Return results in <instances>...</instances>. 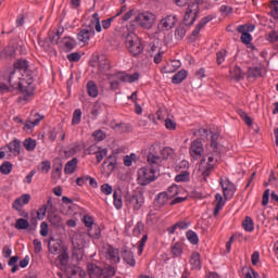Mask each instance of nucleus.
Listing matches in <instances>:
<instances>
[{
  "label": "nucleus",
  "instance_id": "bf43d9fd",
  "mask_svg": "<svg viewBox=\"0 0 278 278\" xmlns=\"http://www.w3.org/2000/svg\"><path fill=\"white\" fill-rule=\"evenodd\" d=\"M106 255H109L111 260H116L117 257V262H121V257H118V249H114L113 247H110L108 249Z\"/></svg>",
  "mask_w": 278,
  "mask_h": 278
},
{
  "label": "nucleus",
  "instance_id": "0e129e2a",
  "mask_svg": "<svg viewBox=\"0 0 278 278\" xmlns=\"http://www.w3.org/2000/svg\"><path fill=\"white\" fill-rule=\"evenodd\" d=\"M46 216H47V205H42L37 210V218L38 220H45Z\"/></svg>",
  "mask_w": 278,
  "mask_h": 278
},
{
  "label": "nucleus",
  "instance_id": "58836bf2",
  "mask_svg": "<svg viewBox=\"0 0 278 278\" xmlns=\"http://www.w3.org/2000/svg\"><path fill=\"white\" fill-rule=\"evenodd\" d=\"M237 114H238V116H240V118L243 119V123H245V125H248V127H251V125H253V118H251V116H249L247 114V112H244V110L237 109Z\"/></svg>",
  "mask_w": 278,
  "mask_h": 278
},
{
  "label": "nucleus",
  "instance_id": "a211bd4d",
  "mask_svg": "<svg viewBox=\"0 0 278 278\" xmlns=\"http://www.w3.org/2000/svg\"><path fill=\"white\" fill-rule=\"evenodd\" d=\"M98 66L101 73H105L110 71V68H112V66L110 65V59H108V55L100 54L98 56Z\"/></svg>",
  "mask_w": 278,
  "mask_h": 278
},
{
  "label": "nucleus",
  "instance_id": "4c0bfd02",
  "mask_svg": "<svg viewBox=\"0 0 278 278\" xmlns=\"http://www.w3.org/2000/svg\"><path fill=\"white\" fill-rule=\"evenodd\" d=\"M190 264L193 268L201 270V254H199V252H193L191 254Z\"/></svg>",
  "mask_w": 278,
  "mask_h": 278
},
{
  "label": "nucleus",
  "instance_id": "5fc2aeb1",
  "mask_svg": "<svg viewBox=\"0 0 278 278\" xmlns=\"http://www.w3.org/2000/svg\"><path fill=\"white\" fill-rule=\"evenodd\" d=\"M113 77H116L119 81L127 83V74L123 72H118L114 74H108V79L112 80Z\"/></svg>",
  "mask_w": 278,
  "mask_h": 278
},
{
  "label": "nucleus",
  "instance_id": "338daca9",
  "mask_svg": "<svg viewBox=\"0 0 278 278\" xmlns=\"http://www.w3.org/2000/svg\"><path fill=\"white\" fill-rule=\"evenodd\" d=\"M92 136L94 137V140H98V142H101V140H105V132L103 130H94L92 132Z\"/></svg>",
  "mask_w": 278,
  "mask_h": 278
},
{
  "label": "nucleus",
  "instance_id": "ea45409f",
  "mask_svg": "<svg viewBox=\"0 0 278 278\" xmlns=\"http://www.w3.org/2000/svg\"><path fill=\"white\" fill-rule=\"evenodd\" d=\"M141 233H144V223L139 220L132 229V236L135 238H140Z\"/></svg>",
  "mask_w": 278,
  "mask_h": 278
},
{
  "label": "nucleus",
  "instance_id": "4be33fe9",
  "mask_svg": "<svg viewBox=\"0 0 278 278\" xmlns=\"http://www.w3.org/2000/svg\"><path fill=\"white\" fill-rule=\"evenodd\" d=\"M168 192L164 191L157 194L156 199L154 200V207H164L166 203H168Z\"/></svg>",
  "mask_w": 278,
  "mask_h": 278
},
{
  "label": "nucleus",
  "instance_id": "13d9d810",
  "mask_svg": "<svg viewBox=\"0 0 278 278\" xmlns=\"http://www.w3.org/2000/svg\"><path fill=\"white\" fill-rule=\"evenodd\" d=\"M114 275H116V270L112 266L102 269V277L104 278H112Z\"/></svg>",
  "mask_w": 278,
  "mask_h": 278
},
{
  "label": "nucleus",
  "instance_id": "8fccbe9b",
  "mask_svg": "<svg viewBox=\"0 0 278 278\" xmlns=\"http://www.w3.org/2000/svg\"><path fill=\"white\" fill-rule=\"evenodd\" d=\"M156 151L160 152L159 156H161V161H162V160H168V157H170V151H173V150L168 147H165V148L162 149L159 146V149H156Z\"/></svg>",
  "mask_w": 278,
  "mask_h": 278
},
{
  "label": "nucleus",
  "instance_id": "1a4fd4ad",
  "mask_svg": "<svg viewBox=\"0 0 278 278\" xmlns=\"http://www.w3.org/2000/svg\"><path fill=\"white\" fill-rule=\"evenodd\" d=\"M214 18L213 15H207L200 20V22L197 24L195 28L192 30L190 36L188 37L189 42H197V36L201 34V29L204 28L210 21Z\"/></svg>",
  "mask_w": 278,
  "mask_h": 278
},
{
  "label": "nucleus",
  "instance_id": "7ed1b4c3",
  "mask_svg": "<svg viewBox=\"0 0 278 278\" xmlns=\"http://www.w3.org/2000/svg\"><path fill=\"white\" fill-rule=\"evenodd\" d=\"M126 47L134 58L142 55L144 51V43H142V39L136 35H131L130 33L126 36Z\"/></svg>",
  "mask_w": 278,
  "mask_h": 278
},
{
  "label": "nucleus",
  "instance_id": "423d86ee",
  "mask_svg": "<svg viewBox=\"0 0 278 278\" xmlns=\"http://www.w3.org/2000/svg\"><path fill=\"white\" fill-rule=\"evenodd\" d=\"M155 167L146 166L140 168L138 172V181L140 186H149L151 181H155Z\"/></svg>",
  "mask_w": 278,
  "mask_h": 278
},
{
  "label": "nucleus",
  "instance_id": "69168bd1",
  "mask_svg": "<svg viewBox=\"0 0 278 278\" xmlns=\"http://www.w3.org/2000/svg\"><path fill=\"white\" fill-rule=\"evenodd\" d=\"M268 42H270L271 45H277L278 43V34L276 33V30H271L268 34L267 37Z\"/></svg>",
  "mask_w": 278,
  "mask_h": 278
},
{
  "label": "nucleus",
  "instance_id": "79ce46f5",
  "mask_svg": "<svg viewBox=\"0 0 278 278\" xmlns=\"http://www.w3.org/2000/svg\"><path fill=\"white\" fill-rule=\"evenodd\" d=\"M61 266H68V251L66 248H62L61 254L58 256Z\"/></svg>",
  "mask_w": 278,
  "mask_h": 278
},
{
  "label": "nucleus",
  "instance_id": "412c9836",
  "mask_svg": "<svg viewBox=\"0 0 278 278\" xmlns=\"http://www.w3.org/2000/svg\"><path fill=\"white\" fill-rule=\"evenodd\" d=\"M34 121L27 119L24 124V129H34L37 125H40V121L45 118V115H40L39 113H35Z\"/></svg>",
  "mask_w": 278,
  "mask_h": 278
},
{
  "label": "nucleus",
  "instance_id": "680f3d73",
  "mask_svg": "<svg viewBox=\"0 0 278 278\" xmlns=\"http://www.w3.org/2000/svg\"><path fill=\"white\" fill-rule=\"evenodd\" d=\"M106 156H108V149L100 148V151H98L96 154V160L98 164H101V162H103V157H106Z\"/></svg>",
  "mask_w": 278,
  "mask_h": 278
},
{
  "label": "nucleus",
  "instance_id": "f3484780",
  "mask_svg": "<svg viewBox=\"0 0 278 278\" xmlns=\"http://www.w3.org/2000/svg\"><path fill=\"white\" fill-rule=\"evenodd\" d=\"M87 270L90 278H101L103 275V268L94 263L88 264Z\"/></svg>",
  "mask_w": 278,
  "mask_h": 278
},
{
  "label": "nucleus",
  "instance_id": "7c9ffc66",
  "mask_svg": "<svg viewBox=\"0 0 278 278\" xmlns=\"http://www.w3.org/2000/svg\"><path fill=\"white\" fill-rule=\"evenodd\" d=\"M188 77V71L180 70L172 77V84H181Z\"/></svg>",
  "mask_w": 278,
  "mask_h": 278
},
{
  "label": "nucleus",
  "instance_id": "20e7f679",
  "mask_svg": "<svg viewBox=\"0 0 278 278\" xmlns=\"http://www.w3.org/2000/svg\"><path fill=\"white\" fill-rule=\"evenodd\" d=\"M125 204L127 207H132L135 212H139V210H142V205H144V195L138 191L127 193L125 197Z\"/></svg>",
  "mask_w": 278,
  "mask_h": 278
},
{
  "label": "nucleus",
  "instance_id": "c9c22d12",
  "mask_svg": "<svg viewBox=\"0 0 278 278\" xmlns=\"http://www.w3.org/2000/svg\"><path fill=\"white\" fill-rule=\"evenodd\" d=\"M14 227H15V229H18L20 231H23L25 229L29 230V220H27L26 218H18V219H16Z\"/></svg>",
  "mask_w": 278,
  "mask_h": 278
},
{
  "label": "nucleus",
  "instance_id": "473e14b6",
  "mask_svg": "<svg viewBox=\"0 0 278 278\" xmlns=\"http://www.w3.org/2000/svg\"><path fill=\"white\" fill-rule=\"evenodd\" d=\"M13 66L16 71H24V73H27L29 68V61L20 59L13 64Z\"/></svg>",
  "mask_w": 278,
  "mask_h": 278
},
{
  "label": "nucleus",
  "instance_id": "b1692460",
  "mask_svg": "<svg viewBox=\"0 0 278 278\" xmlns=\"http://www.w3.org/2000/svg\"><path fill=\"white\" fill-rule=\"evenodd\" d=\"M237 31H238V34H241V42L243 45H251L253 37L244 30V25H239L237 27Z\"/></svg>",
  "mask_w": 278,
  "mask_h": 278
},
{
  "label": "nucleus",
  "instance_id": "49530a36",
  "mask_svg": "<svg viewBox=\"0 0 278 278\" xmlns=\"http://www.w3.org/2000/svg\"><path fill=\"white\" fill-rule=\"evenodd\" d=\"M186 236L190 244H199V235H197V232H194L193 230H188L186 232Z\"/></svg>",
  "mask_w": 278,
  "mask_h": 278
},
{
  "label": "nucleus",
  "instance_id": "a878e982",
  "mask_svg": "<svg viewBox=\"0 0 278 278\" xmlns=\"http://www.w3.org/2000/svg\"><path fill=\"white\" fill-rule=\"evenodd\" d=\"M87 92L89 97H92L93 99H97V97H99V87L97 86V83H94V80H89L87 83Z\"/></svg>",
  "mask_w": 278,
  "mask_h": 278
},
{
  "label": "nucleus",
  "instance_id": "603ef678",
  "mask_svg": "<svg viewBox=\"0 0 278 278\" xmlns=\"http://www.w3.org/2000/svg\"><path fill=\"white\" fill-rule=\"evenodd\" d=\"M175 181H177V184H181L184 181H190V172H182L176 175Z\"/></svg>",
  "mask_w": 278,
  "mask_h": 278
},
{
  "label": "nucleus",
  "instance_id": "f704fd0d",
  "mask_svg": "<svg viewBox=\"0 0 278 278\" xmlns=\"http://www.w3.org/2000/svg\"><path fill=\"white\" fill-rule=\"evenodd\" d=\"M16 50L14 47H7L0 52L1 60H8V58H14Z\"/></svg>",
  "mask_w": 278,
  "mask_h": 278
},
{
  "label": "nucleus",
  "instance_id": "a19ab883",
  "mask_svg": "<svg viewBox=\"0 0 278 278\" xmlns=\"http://www.w3.org/2000/svg\"><path fill=\"white\" fill-rule=\"evenodd\" d=\"M91 25L94 26L96 31H98V34H101L102 31V27H101V20L99 17V13H93L91 16Z\"/></svg>",
  "mask_w": 278,
  "mask_h": 278
},
{
  "label": "nucleus",
  "instance_id": "052dcab7",
  "mask_svg": "<svg viewBox=\"0 0 278 278\" xmlns=\"http://www.w3.org/2000/svg\"><path fill=\"white\" fill-rule=\"evenodd\" d=\"M136 153H131L130 155H126L124 156V166H131V164H134V162H136Z\"/></svg>",
  "mask_w": 278,
  "mask_h": 278
},
{
  "label": "nucleus",
  "instance_id": "e433bc0d",
  "mask_svg": "<svg viewBox=\"0 0 278 278\" xmlns=\"http://www.w3.org/2000/svg\"><path fill=\"white\" fill-rule=\"evenodd\" d=\"M242 227L244 231H248L249 233H251V231L255 229V224L253 223V218L247 216L242 222Z\"/></svg>",
  "mask_w": 278,
  "mask_h": 278
},
{
  "label": "nucleus",
  "instance_id": "4d7b16f0",
  "mask_svg": "<svg viewBox=\"0 0 278 278\" xmlns=\"http://www.w3.org/2000/svg\"><path fill=\"white\" fill-rule=\"evenodd\" d=\"M227 58V50L222 49L216 53V62L218 64V66H220V64H223V62H225V59Z\"/></svg>",
  "mask_w": 278,
  "mask_h": 278
},
{
  "label": "nucleus",
  "instance_id": "2f4dec72",
  "mask_svg": "<svg viewBox=\"0 0 278 278\" xmlns=\"http://www.w3.org/2000/svg\"><path fill=\"white\" fill-rule=\"evenodd\" d=\"M88 236L90 238H94V240H99V238H101V227H99V224H93L88 228Z\"/></svg>",
  "mask_w": 278,
  "mask_h": 278
},
{
  "label": "nucleus",
  "instance_id": "09e8293b",
  "mask_svg": "<svg viewBox=\"0 0 278 278\" xmlns=\"http://www.w3.org/2000/svg\"><path fill=\"white\" fill-rule=\"evenodd\" d=\"M184 253V248L181 247V242H176L172 245V254L174 257H179Z\"/></svg>",
  "mask_w": 278,
  "mask_h": 278
},
{
  "label": "nucleus",
  "instance_id": "5701e85b",
  "mask_svg": "<svg viewBox=\"0 0 278 278\" xmlns=\"http://www.w3.org/2000/svg\"><path fill=\"white\" fill-rule=\"evenodd\" d=\"M223 207H225V201L223 200V194L216 193L213 216H218V214H220V210H223Z\"/></svg>",
  "mask_w": 278,
  "mask_h": 278
},
{
  "label": "nucleus",
  "instance_id": "f8f14e48",
  "mask_svg": "<svg viewBox=\"0 0 278 278\" xmlns=\"http://www.w3.org/2000/svg\"><path fill=\"white\" fill-rule=\"evenodd\" d=\"M175 25H177V15H166L160 21L159 29H161L162 31H170V29H173Z\"/></svg>",
  "mask_w": 278,
  "mask_h": 278
},
{
  "label": "nucleus",
  "instance_id": "6ab92c4d",
  "mask_svg": "<svg viewBox=\"0 0 278 278\" xmlns=\"http://www.w3.org/2000/svg\"><path fill=\"white\" fill-rule=\"evenodd\" d=\"M62 248V242L55 240L54 237L49 238L48 249L52 253V255H58L60 253V249Z\"/></svg>",
  "mask_w": 278,
  "mask_h": 278
},
{
  "label": "nucleus",
  "instance_id": "c03bdc74",
  "mask_svg": "<svg viewBox=\"0 0 278 278\" xmlns=\"http://www.w3.org/2000/svg\"><path fill=\"white\" fill-rule=\"evenodd\" d=\"M180 192H181V188H179V186L174 184L170 187H168L167 197H169V199H175V197H177V194H179Z\"/></svg>",
  "mask_w": 278,
  "mask_h": 278
},
{
  "label": "nucleus",
  "instance_id": "cd10ccee",
  "mask_svg": "<svg viewBox=\"0 0 278 278\" xmlns=\"http://www.w3.org/2000/svg\"><path fill=\"white\" fill-rule=\"evenodd\" d=\"M216 168L214 164H206L204 167H200L199 170L201 172L202 178L204 181H207V177L212 175V172Z\"/></svg>",
  "mask_w": 278,
  "mask_h": 278
},
{
  "label": "nucleus",
  "instance_id": "2eb2a0df",
  "mask_svg": "<svg viewBox=\"0 0 278 278\" xmlns=\"http://www.w3.org/2000/svg\"><path fill=\"white\" fill-rule=\"evenodd\" d=\"M90 29H80L79 33L77 34V40H79V42H84V45H88V42L90 41V37L94 36V29H92L89 26Z\"/></svg>",
  "mask_w": 278,
  "mask_h": 278
},
{
  "label": "nucleus",
  "instance_id": "6e6d98bb",
  "mask_svg": "<svg viewBox=\"0 0 278 278\" xmlns=\"http://www.w3.org/2000/svg\"><path fill=\"white\" fill-rule=\"evenodd\" d=\"M270 9H271L270 14L273 18L277 21L278 20V0L270 1Z\"/></svg>",
  "mask_w": 278,
  "mask_h": 278
},
{
  "label": "nucleus",
  "instance_id": "774afa93",
  "mask_svg": "<svg viewBox=\"0 0 278 278\" xmlns=\"http://www.w3.org/2000/svg\"><path fill=\"white\" fill-rule=\"evenodd\" d=\"M68 62H79L81 60V54L79 52H72L67 55Z\"/></svg>",
  "mask_w": 278,
  "mask_h": 278
},
{
  "label": "nucleus",
  "instance_id": "9d476101",
  "mask_svg": "<svg viewBox=\"0 0 278 278\" xmlns=\"http://www.w3.org/2000/svg\"><path fill=\"white\" fill-rule=\"evenodd\" d=\"M203 151H205V149L203 148V142L200 139H195L191 142L189 153L193 160H201Z\"/></svg>",
  "mask_w": 278,
  "mask_h": 278
},
{
  "label": "nucleus",
  "instance_id": "bb28decb",
  "mask_svg": "<svg viewBox=\"0 0 278 278\" xmlns=\"http://www.w3.org/2000/svg\"><path fill=\"white\" fill-rule=\"evenodd\" d=\"M77 162H78L77 157H74L65 164V167H64L65 175H73V173L77 170Z\"/></svg>",
  "mask_w": 278,
  "mask_h": 278
},
{
  "label": "nucleus",
  "instance_id": "dca6fc26",
  "mask_svg": "<svg viewBox=\"0 0 278 278\" xmlns=\"http://www.w3.org/2000/svg\"><path fill=\"white\" fill-rule=\"evenodd\" d=\"M62 159L56 157L53 161V170L51 174L52 179H61L62 178Z\"/></svg>",
  "mask_w": 278,
  "mask_h": 278
},
{
  "label": "nucleus",
  "instance_id": "72a5a7b5",
  "mask_svg": "<svg viewBox=\"0 0 278 278\" xmlns=\"http://www.w3.org/2000/svg\"><path fill=\"white\" fill-rule=\"evenodd\" d=\"M48 220L53 225V227H60V225H62V216L53 213L52 211L48 214Z\"/></svg>",
  "mask_w": 278,
  "mask_h": 278
},
{
  "label": "nucleus",
  "instance_id": "39448f33",
  "mask_svg": "<svg viewBox=\"0 0 278 278\" xmlns=\"http://www.w3.org/2000/svg\"><path fill=\"white\" fill-rule=\"evenodd\" d=\"M29 201H31V195L29 193H24L12 203V207L15 212H18V216H22V218H29V213L23 210V206L28 205Z\"/></svg>",
  "mask_w": 278,
  "mask_h": 278
},
{
  "label": "nucleus",
  "instance_id": "9b49d317",
  "mask_svg": "<svg viewBox=\"0 0 278 278\" xmlns=\"http://www.w3.org/2000/svg\"><path fill=\"white\" fill-rule=\"evenodd\" d=\"M157 149H160V146L152 144L150 148V153L148 154V164L152 168H155V166L162 162V156L157 152Z\"/></svg>",
  "mask_w": 278,
  "mask_h": 278
},
{
  "label": "nucleus",
  "instance_id": "e2e57ef3",
  "mask_svg": "<svg viewBox=\"0 0 278 278\" xmlns=\"http://www.w3.org/2000/svg\"><path fill=\"white\" fill-rule=\"evenodd\" d=\"M28 223V232L34 233V231H36V229L38 228V217H31Z\"/></svg>",
  "mask_w": 278,
  "mask_h": 278
},
{
  "label": "nucleus",
  "instance_id": "6e6552de",
  "mask_svg": "<svg viewBox=\"0 0 278 278\" xmlns=\"http://www.w3.org/2000/svg\"><path fill=\"white\" fill-rule=\"evenodd\" d=\"M224 194V199L229 201L233 199V194H236V185L229 181V178L220 179L219 181Z\"/></svg>",
  "mask_w": 278,
  "mask_h": 278
},
{
  "label": "nucleus",
  "instance_id": "c756f323",
  "mask_svg": "<svg viewBox=\"0 0 278 278\" xmlns=\"http://www.w3.org/2000/svg\"><path fill=\"white\" fill-rule=\"evenodd\" d=\"M186 24H179L176 29H175V38L176 40H184V38H186V34L188 31V29H186Z\"/></svg>",
  "mask_w": 278,
  "mask_h": 278
},
{
  "label": "nucleus",
  "instance_id": "3c124183",
  "mask_svg": "<svg viewBox=\"0 0 278 278\" xmlns=\"http://www.w3.org/2000/svg\"><path fill=\"white\" fill-rule=\"evenodd\" d=\"M0 173L2 175H10L12 173V164L10 161H5L0 166Z\"/></svg>",
  "mask_w": 278,
  "mask_h": 278
},
{
  "label": "nucleus",
  "instance_id": "4468645a",
  "mask_svg": "<svg viewBox=\"0 0 278 278\" xmlns=\"http://www.w3.org/2000/svg\"><path fill=\"white\" fill-rule=\"evenodd\" d=\"M122 258L124 260V262H126V264H128V266H136V258H134V252H131L129 248H122Z\"/></svg>",
  "mask_w": 278,
  "mask_h": 278
},
{
  "label": "nucleus",
  "instance_id": "c85d7f7f",
  "mask_svg": "<svg viewBox=\"0 0 278 278\" xmlns=\"http://www.w3.org/2000/svg\"><path fill=\"white\" fill-rule=\"evenodd\" d=\"M8 149L10 153H13L14 155H21V140L14 139L8 144Z\"/></svg>",
  "mask_w": 278,
  "mask_h": 278
},
{
  "label": "nucleus",
  "instance_id": "ddd939ff",
  "mask_svg": "<svg viewBox=\"0 0 278 278\" xmlns=\"http://www.w3.org/2000/svg\"><path fill=\"white\" fill-rule=\"evenodd\" d=\"M118 164V156L116 154H111L109 155L104 162L102 163V166H106V170L110 173H114L116 170V166Z\"/></svg>",
  "mask_w": 278,
  "mask_h": 278
},
{
  "label": "nucleus",
  "instance_id": "f257e3e1",
  "mask_svg": "<svg viewBox=\"0 0 278 278\" xmlns=\"http://www.w3.org/2000/svg\"><path fill=\"white\" fill-rule=\"evenodd\" d=\"M156 20L157 16L149 11L138 13L135 16V20L130 22V29L131 31H135L136 25L141 27V29H152Z\"/></svg>",
  "mask_w": 278,
  "mask_h": 278
},
{
  "label": "nucleus",
  "instance_id": "aec40b11",
  "mask_svg": "<svg viewBox=\"0 0 278 278\" xmlns=\"http://www.w3.org/2000/svg\"><path fill=\"white\" fill-rule=\"evenodd\" d=\"M113 205L117 210H123V191L121 188L113 191Z\"/></svg>",
  "mask_w": 278,
  "mask_h": 278
},
{
  "label": "nucleus",
  "instance_id": "864d4df0",
  "mask_svg": "<svg viewBox=\"0 0 278 278\" xmlns=\"http://www.w3.org/2000/svg\"><path fill=\"white\" fill-rule=\"evenodd\" d=\"M81 123V109H76L73 113L72 125H79Z\"/></svg>",
  "mask_w": 278,
  "mask_h": 278
},
{
  "label": "nucleus",
  "instance_id": "a18cd8bd",
  "mask_svg": "<svg viewBox=\"0 0 278 278\" xmlns=\"http://www.w3.org/2000/svg\"><path fill=\"white\" fill-rule=\"evenodd\" d=\"M63 43L65 49H67L68 51H73L75 49V46L77 45L73 37H64Z\"/></svg>",
  "mask_w": 278,
  "mask_h": 278
},
{
  "label": "nucleus",
  "instance_id": "37998d69",
  "mask_svg": "<svg viewBox=\"0 0 278 278\" xmlns=\"http://www.w3.org/2000/svg\"><path fill=\"white\" fill-rule=\"evenodd\" d=\"M247 77H248V79L262 77V68H260V67H250L248 70Z\"/></svg>",
  "mask_w": 278,
  "mask_h": 278
},
{
  "label": "nucleus",
  "instance_id": "de8ad7c7",
  "mask_svg": "<svg viewBox=\"0 0 278 278\" xmlns=\"http://www.w3.org/2000/svg\"><path fill=\"white\" fill-rule=\"evenodd\" d=\"M23 144L26 151H34L36 149L37 142L36 139L27 138L24 140Z\"/></svg>",
  "mask_w": 278,
  "mask_h": 278
},
{
  "label": "nucleus",
  "instance_id": "393cba45",
  "mask_svg": "<svg viewBox=\"0 0 278 278\" xmlns=\"http://www.w3.org/2000/svg\"><path fill=\"white\" fill-rule=\"evenodd\" d=\"M230 79H235V81H241V79H244V73H242V68H240V66L236 65L230 68Z\"/></svg>",
  "mask_w": 278,
  "mask_h": 278
},
{
  "label": "nucleus",
  "instance_id": "f03ea898",
  "mask_svg": "<svg viewBox=\"0 0 278 278\" xmlns=\"http://www.w3.org/2000/svg\"><path fill=\"white\" fill-rule=\"evenodd\" d=\"M14 75H16V70L10 72L8 81L11 88H15V90H20V92H22V96L17 98V103L29 101V97H34V91H29L27 87H24L21 81L14 80Z\"/></svg>",
  "mask_w": 278,
  "mask_h": 278
},
{
  "label": "nucleus",
  "instance_id": "0eeeda50",
  "mask_svg": "<svg viewBox=\"0 0 278 278\" xmlns=\"http://www.w3.org/2000/svg\"><path fill=\"white\" fill-rule=\"evenodd\" d=\"M199 5H195L194 3H189L184 15V24L187 27H192L197 18H199Z\"/></svg>",
  "mask_w": 278,
  "mask_h": 278
}]
</instances>
